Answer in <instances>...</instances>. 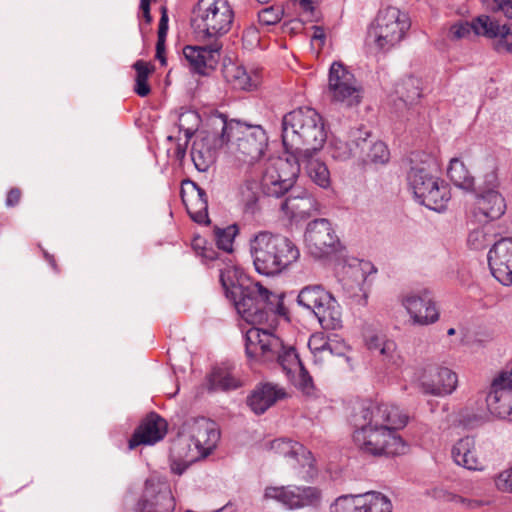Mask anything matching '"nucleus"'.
<instances>
[{
	"label": "nucleus",
	"mask_w": 512,
	"mask_h": 512,
	"mask_svg": "<svg viewBox=\"0 0 512 512\" xmlns=\"http://www.w3.org/2000/svg\"><path fill=\"white\" fill-rule=\"evenodd\" d=\"M354 427L353 440L365 454L395 456L405 453L406 445L396 430L408 422V415L399 407L388 404H361L350 416Z\"/></svg>",
	"instance_id": "nucleus-2"
},
{
	"label": "nucleus",
	"mask_w": 512,
	"mask_h": 512,
	"mask_svg": "<svg viewBox=\"0 0 512 512\" xmlns=\"http://www.w3.org/2000/svg\"><path fill=\"white\" fill-rule=\"evenodd\" d=\"M156 58L160 61L162 66L166 65V58L164 56V53H160V54L156 53Z\"/></svg>",
	"instance_id": "nucleus-63"
},
{
	"label": "nucleus",
	"mask_w": 512,
	"mask_h": 512,
	"mask_svg": "<svg viewBox=\"0 0 512 512\" xmlns=\"http://www.w3.org/2000/svg\"><path fill=\"white\" fill-rule=\"evenodd\" d=\"M367 298H368L367 293H363V295L358 300V304L363 305V306L366 305L367 304Z\"/></svg>",
	"instance_id": "nucleus-62"
},
{
	"label": "nucleus",
	"mask_w": 512,
	"mask_h": 512,
	"mask_svg": "<svg viewBox=\"0 0 512 512\" xmlns=\"http://www.w3.org/2000/svg\"><path fill=\"white\" fill-rule=\"evenodd\" d=\"M396 93L407 105L414 104L421 97L420 80L409 76L396 87Z\"/></svg>",
	"instance_id": "nucleus-39"
},
{
	"label": "nucleus",
	"mask_w": 512,
	"mask_h": 512,
	"mask_svg": "<svg viewBox=\"0 0 512 512\" xmlns=\"http://www.w3.org/2000/svg\"><path fill=\"white\" fill-rule=\"evenodd\" d=\"M223 75L234 89L250 90L257 85L256 81L247 73L246 69L236 63L224 65Z\"/></svg>",
	"instance_id": "nucleus-33"
},
{
	"label": "nucleus",
	"mask_w": 512,
	"mask_h": 512,
	"mask_svg": "<svg viewBox=\"0 0 512 512\" xmlns=\"http://www.w3.org/2000/svg\"><path fill=\"white\" fill-rule=\"evenodd\" d=\"M363 494L341 495L331 504V512H366Z\"/></svg>",
	"instance_id": "nucleus-38"
},
{
	"label": "nucleus",
	"mask_w": 512,
	"mask_h": 512,
	"mask_svg": "<svg viewBox=\"0 0 512 512\" xmlns=\"http://www.w3.org/2000/svg\"><path fill=\"white\" fill-rule=\"evenodd\" d=\"M481 33L494 40V49L499 53H512V22L501 23L495 16L479 19Z\"/></svg>",
	"instance_id": "nucleus-24"
},
{
	"label": "nucleus",
	"mask_w": 512,
	"mask_h": 512,
	"mask_svg": "<svg viewBox=\"0 0 512 512\" xmlns=\"http://www.w3.org/2000/svg\"><path fill=\"white\" fill-rule=\"evenodd\" d=\"M299 306L312 312L325 330L342 327V312L338 301L321 285L302 288L297 296Z\"/></svg>",
	"instance_id": "nucleus-10"
},
{
	"label": "nucleus",
	"mask_w": 512,
	"mask_h": 512,
	"mask_svg": "<svg viewBox=\"0 0 512 512\" xmlns=\"http://www.w3.org/2000/svg\"><path fill=\"white\" fill-rule=\"evenodd\" d=\"M226 273L221 270L220 282L237 312L253 325L266 324L268 328L252 327L245 334V351L248 358L263 363L276 362L287 374L300 368L303 388L312 384V378L302 366L293 348H285L282 340L272 333L277 325V316L287 318L288 310L284 305L283 294H275L259 282L248 285L227 282Z\"/></svg>",
	"instance_id": "nucleus-1"
},
{
	"label": "nucleus",
	"mask_w": 512,
	"mask_h": 512,
	"mask_svg": "<svg viewBox=\"0 0 512 512\" xmlns=\"http://www.w3.org/2000/svg\"><path fill=\"white\" fill-rule=\"evenodd\" d=\"M133 68L136 71L133 90L138 96L146 97L151 92V86L148 79L154 72L155 68L152 64L143 60L136 61L133 64Z\"/></svg>",
	"instance_id": "nucleus-36"
},
{
	"label": "nucleus",
	"mask_w": 512,
	"mask_h": 512,
	"mask_svg": "<svg viewBox=\"0 0 512 512\" xmlns=\"http://www.w3.org/2000/svg\"><path fill=\"white\" fill-rule=\"evenodd\" d=\"M403 305L410 314L414 324L428 325L436 322L439 318V312L427 291L421 295H407L403 299Z\"/></svg>",
	"instance_id": "nucleus-20"
},
{
	"label": "nucleus",
	"mask_w": 512,
	"mask_h": 512,
	"mask_svg": "<svg viewBox=\"0 0 512 512\" xmlns=\"http://www.w3.org/2000/svg\"><path fill=\"white\" fill-rule=\"evenodd\" d=\"M299 4L301 8L306 11L312 13L314 10V6L311 2V0H299Z\"/></svg>",
	"instance_id": "nucleus-58"
},
{
	"label": "nucleus",
	"mask_w": 512,
	"mask_h": 512,
	"mask_svg": "<svg viewBox=\"0 0 512 512\" xmlns=\"http://www.w3.org/2000/svg\"><path fill=\"white\" fill-rule=\"evenodd\" d=\"M168 32V15L165 7H162V14L158 26V38H166Z\"/></svg>",
	"instance_id": "nucleus-51"
},
{
	"label": "nucleus",
	"mask_w": 512,
	"mask_h": 512,
	"mask_svg": "<svg viewBox=\"0 0 512 512\" xmlns=\"http://www.w3.org/2000/svg\"><path fill=\"white\" fill-rule=\"evenodd\" d=\"M456 386L457 375L448 368L437 369L434 379L422 383L424 393L435 396L450 394L456 389Z\"/></svg>",
	"instance_id": "nucleus-32"
},
{
	"label": "nucleus",
	"mask_w": 512,
	"mask_h": 512,
	"mask_svg": "<svg viewBox=\"0 0 512 512\" xmlns=\"http://www.w3.org/2000/svg\"><path fill=\"white\" fill-rule=\"evenodd\" d=\"M309 348L316 355L317 353L328 352L332 354L331 344L319 335H313L309 340Z\"/></svg>",
	"instance_id": "nucleus-49"
},
{
	"label": "nucleus",
	"mask_w": 512,
	"mask_h": 512,
	"mask_svg": "<svg viewBox=\"0 0 512 512\" xmlns=\"http://www.w3.org/2000/svg\"><path fill=\"white\" fill-rule=\"evenodd\" d=\"M313 29H314V32H313L311 40L318 41L319 42L318 46L322 47L324 45L325 39H326L325 31L320 26H314Z\"/></svg>",
	"instance_id": "nucleus-52"
},
{
	"label": "nucleus",
	"mask_w": 512,
	"mask_h": 512,
	"mask_svg": "<svg viewBox=\"0 0 512 512\" xmlns=\"http://www.w3.org/2000/svg\"><path fill=\"white\" fill-rule=\"evenodd\" d=\"M223 44L216 40L204 46L186 45L183 48V58L191 71L200 75H206L208 70L217 66Z\"/></svg>",
	"instance_id": "nucleus-17"
},
{
	"label": "nucleus",
	"mask_w": 512,
	"mask_h": 512,
	"mask_svg": "<svg viewBox=\"0 0 512 512\" xmlns=\"http://www.w3.org/2000/svg\"><path fill=\"white\" fill-rule=\"evenodd\" d=\"M189 425V437L192 439L193 445L206 457L216 447L220 432L214 421L207 418L193 419Z\"/></svg>",
	"instance_id": "nucleus-18"
},
{
	"label": "nucleus",
	"mask_w": 512,
	"mask_h": 512,
	"mask_svg": "<svg viewBox=\"0 0 512 512\" xmlns=\"http://www.w3.org/2000/svg\"><path fill=\"white\" fill-rule=\"evenodd\" d=\"M483 3L488 10L502 12L507 18H512V0H483Z\"/></svg>",
	"instance_id": "nucleus-47"
},
{
	"label": "nucleus",
	"mask_w": 512,
	"mask_h": 512,
	"mask_svg": "<svg viewBox=\"0 0 512 512\" xmlns=\"http://www.w3.org/2000/svg\"><path fill=\"white\" fill-rule=\"evenodd\" d=\"M455 332H456V331H455V329H454V328H450V329L448 330V332H447V333H448V335H450V336H451V335H454V334H455Z\"/></svg>",
	"instance_id": "nucleus-64"
},
{
	"label": "nucleus",
	"mask_w": 512,
	"mask_h": 512,
	"mask_svg": "<svg viewBox=\"0 0 512 512\" xmlns=\"http://www.w3.org/2000/svg\"><path fill=\"white\" fill-rule=\"evenodd\" d=\"M20 191L18 189H11L7 195L6 198V204L7 206H14L16 205L20 200Z\"/></svg>",
	"instance_id": "nucleus-55"
},
{
	"label": "nucleus",
	"mask_w": 512,
	"mask_h": 512,
	"mask_svg": "<svg viewBox=\"0 0 512 512\" xmlns=\"http://www.w3.org/2000/svg\"><path fill=\"white\" fill-rule=\"evenodd\" d=\"M165 40L166 38H158L156 43V52L157 54L164 53L165 50Z\"/></svg>",
	"instance_id": "nucleus-59"
},
{
	"label": "nucleus",
	"mask_w": 512,
	"mask_h": 512,
	"mask_svg": "<svg viewBox=\"0 0 512 512\" xmlns=\"http://www.w3.org/2000/svg\"><path fill=\"white\" fill-rule=\"evenodd\" d=\"M498 490L506 493H512V467L501 472L495 479Z\"/></svg>",
	"instance_id": "nucleus-50"
},
{
	"label": "nucleus",
	"mask_w": 512,
	"mask_h": 512,
	"mask_svg": "<svg viewBox=\"0 0 512 512\" xmlns=\"http://www.w3.org/2000/svg\"><path fill=\"white\" fill-rule=\"evenodd\" d=\"M270 448L275 453L284 457L293 458L297 462H300L299 456L306 458V454L308 456L311 454L309 451H306L302 444L286 439H276L272 441Z\"/></svg>",
	"instance_id": "nucleus-37"
},
{
	"label": "nucleus",
	"mask_w": 512,
	"mask_h": 512,
	"mask_svg": "<svg viewBox=\"0 0 512 512\" xmlns=\"http://www.w3.org/2000/svg\"><path fill=\"white\" fill-rule=\"evenodd\" d=\"M250 254L258 273L276 275L294 263L299 249L287 237L269 231H260L249 240Z\"/></svg>",
	"instance_id": "nucleus-5"
},
{
	"label": "nucleus",
	"mask_w": 512,
	"mask_h": 512,
	"mask_svg": "<svg viewBox=\"0 0 512 512\" xmlns=\"http://www.w3.org/2000/svg\"><path fill=\"white\" fill-rule=\"evenodd\" d=\"M492 275L503 285L512 284V237H500L487 255Z\"/></svg>",
	"instance_id": "nucleus-16"
},
{
	"label": "nucleus",
	"mask_w": 512,
	"mask_h": 512,
	"mask_svg": "<svg viewBox=\"0 0 512 512\" xmlns=\"http://www.w3.org/2000/svg\"><path fill=\"white\" fill-rule=\"evenodd\" d=\"M364 137H366L367 146L363 150V154L360 155L359 160L364 163H375V164H384L389 160V150L386 144L382 141L372 142L370 137V132L363 130Z\"/></svg>",
	"instance_id": "nucleus-34"
},
{
	"label": "nucleus",
	"mask_w": 512,
	"mask_h": 512,
	"mask_svg": "<svg viewBox=\"0 0 512 512\" xmlns=\"http://www.w3.org/2000/svg\"><path fill=\"white\" fill-rule=\"evenodd\" d=\"M486 405L491 414L512 421V369L501 372L492 381Z\"/></svg>",
	"instance_id": "nucleus-14"
},
{
	"label": "nucleus",
	"mask_w": 512,
	"mask_h": 512,
	"mask_svg": "<svg viewBox=\"0 0 512 512\" xmlns=\"http://www.w3.org/2000/svg\"><path fill=\"white\" fill-rule=\"evenodd\" d=\"M315 153L301 154L295 157H270L264 164L263 187L267 196L281 197L295 184L303 166L308 177L319 187L328 188L331 183L327 165Z\"/></svg>",
	"instance_id": "nucleus-3"
},
{
	"label": "nucleus",
	"mask_w": 512,
	"mask_h": 512,
	"mask_svg": "<svg viewBox=\"0 0 512 512\" xmlns=\"http://www.w3.org/2000/svg\"><path fill=\"white\" fill-rule=\"evenodd\" d=\"M204 457L203 452L193 445L189 436L178 437L170 448L171 470L181 475L192 463Z\"/></svg>",
	"instance_id": "nucleus-22"
},
{
	"label": "nucleus",
	"mask_w": 512,
	"mask_h": 512,
	"mask_svg": "<svg viewBox=\"0 0 512 512\" xmlns=\"http://www.w3.org/2000/svg\"><path fill=\"white\" fill-rule=\"evenodd\" d=\"M231 139L235 140L237 158L251 165L261 160L268 146V137L261 126L240 121L224 122L220 142L225 144Z\"/></svg>",
	"instance_id": "nucleus-7"
},
{
	"label": "nucleus",
	"mask_w": 512,
	"mask_h": 512,
	"mask_svg": "<svg viewBox=\"0 0 512 512\" xmlns=\"http://www.w3.org/2000/svg\"><path fill=\"white\" fill-rule=\"evenodd\" d=\"M220 137L206 136L195 140L191 149V159L195 168L206 172L214 164L217 156V147L222 146Z\"/></svg>",
	"instance_id": "nucleus-26"
},
{
	"label": "nucleus",
	"mask_w": 512,
	"mask_h": 512,
	"mask_svg": "<svg viewBox=\"0 0 512 512\" xmlns=\"http://www.w3.org/2000/svg\"><path fill=\"white\" fill-rule=\"evenodd\" d=\"M366 137L362 128H353L349 131L347 139L334 138L330 143V155L333 159L347 161L351 158H360L366 148Z\"/></svg>",
	"instance_id": "nucleus-21"
},
{
	"label": "nucleus",
	"mask_w": 512,
	"mask_h": 512,
	"mask_svg": "<svg viewBox=\"0 0 512 512\" xmlns=\"http://www.w3.org/2000/svg\"><path fill=\"white\" fill-rule=\"evenodd\" d=\"M428 495H430L432 498L438 501L443 502L455 503V501H463L460 495H457L444 487H434L428 492Z\"/></svg>",
	"instance_id": "nucleus-48"
},
{
	"label": "nucleus",
	"mask_w": 512,
	"mask_h": 512,
	"mask_svg": "<svg viewBox=\"0 0 512 512\" xmlns=\"http://www.w3.org/2000/svg\"><path fill=\"white\" fill-rule=\"evenodd\" d=\"M407 181L415 199L420 204L438 212L445 209L450 199L448 187L432 175L428 163L422 161L412 165Z\"/></svg>",
	"instance_id": "nucleus-8"
},
{
	"label": "nucleus",
	"mask_w": 512,
	"mask_h": 512,
	"mask_svg": "<svg viewBox=\"0 0 512 512\" xmlns=\"http://www.w3.org/2000/svg\"><path fill=\"white\" fill-rule=\"evenodd\" d=\"M326 139L323 119L315 109L301 107L283 116L282 142L292 157L318 152Z\"/></svg>",
	"instance_id": "nucleus-4"
},
{
	"label": "nucleus",
	"mask_w": 512,
	"mask_h": 512,
	"mask_svg": "<svg viewBox=\"0 0 512 512\" xmlns=\"http://www.w3.org/2000/svg\"><path fill=\"white\" fill-rule=\"evenodd\" d=\"M234 10L228 0H199L192 9L191 25L205 40H219L234 21Z\"/></svg>",
	"instance_id": "nucleus-6"
},
{
	"label": "nucleus",
	"mask_w": 512,
	"mask_h": 512,
	"mask_svg": "<svg viewBox=\"0 0 512 512\" xmlns=\"http://www.w3.org/2000/svg\"><path fill=\"white\" fill-rule=\"evenodd\" d=\"M175 499L167 481L150 477L145 481L143 493L137 503L139 512H173Z\"/></svg>",
	"instance_id": "nucleus-13"
},
{
	"label": "nucleus",
	"mask_w": 512,
	"mask_h": 512,
	"mask_svg": "<svg viewBox=\"0 0 512 512\" xmlns=\"http://www.w3.org/2000/svg\"><path fill=\"white\" fill-rule=\"evenodd\" d=\"M192 248L205 261H215L219 258L218 252L211 245L208 246L207 240L201 236L193 238Z\"/></svg>",
	"instance_id": "nucleus-45"
},
{
	"label": "nucleus",
	"mask_w": 512,
	"mask_h": 512,
	"mask_svg": "<svg viewBox=\"0 0 512 512\" xmlns=\"http://www.w3.org/2000/svg\"><path fill=\"white\" fill-rule=\"evenodd\" d=\"M209 384L211 390H231L239 386V381L227 370L222 368L214 369L210 378Z\"/></svg>",
	"instance_id": "nucleus-40"
},
{
	"label": "nucleus",
	"mask_w": 512,
	"mask_h": 512,
	"mask_svg": "<svg viewBox=\"0 0 512 512\" xmlns=\"http://www.w3.org/2000/svg\"><path fill=\"white\" fill-rule=\"evenodd\" d=\"M447 175L453 184L464 190H472L474 187V178L470 175L464 163L458 158L450 161Z\"/></svg>",
	"instance_id": "nucleus-35"
},
{
	"label": "nucleus",
	"mask_w": 512,
	"mask_h": 512,
	"mask_svg": "<svg viewBox=\"0 0 512 512\" xmlns=\"http://www.w3.org/2000/svg\"><path fill=\"white\" fill-rule=\"evenodd\" d=\"M281 210L292 218L305 219L312 216L318 210L316 199L307 191L294 190L281 202Z\"/></svg>",
	"instance_id": "nucleus-25"
},
{
	"label": "nucleus",
	"mask_w": 512,
	"mask_h": 512,
	"mask_svg": "<svg viewBox=\"0 0 512 512\" xmlns=\"http://www.w3.org/2000/svg\"><path fill=\"white\" fill-rule=\"evenodd\" d=\"M188 143L184 142L183 144L178 143L175 149V157L177 160L182 161L186 155Z\"/></svg>",
	"instance_id": "nucleus-56"
},
{
	"label": "nucleus",
	"mask_w": 512,
	"mask_h": 512,
	"mask_svg": "<svg viewBox=\"0 0 512 512\" xmlns=\"http://www.w3.org/2000/svg\"><path fill=\"white\" fill-rule=\"evenodd\" d=\"M183 131L185 135V142L188 143L190 138L193 136L195 130L193 128H185L183 129Z\"/></svg>",
	"instance_id": "nucleus-60"
},
{
	"label": "nucleus",
	"mask_w": 512,
	"mask_h": 512,
	"mask_svg": "<svg viewBox=\"0 0 512 512\" xmlns=\"http://www.w3.org/2000/svg\"><path fill=\"white\" fill-rule=\"evenodd\" d=\"M485 185L486 186L483 187V189L493 188L496 190V187L498 186V181L497 175L494 171H491L485 175ZM479 190H482V188H480Z\"/></svg>",
	"instance_id": "nucleus-54"
},
{
	"label": "nucleus",
	"mask_w": 512,
	"mask_h": 512,
	"mask_svg": "<svg viewBox=\"0 0 512 512\" xmlns=\"http://www.w3.org/2000/svg\"><path fill=\"white\" fill-rule=\"evenodd\" d=\"M284 10L281 6H270L258 12V19L261 24L275 25L283 16Z\"/></svg>",
	"instance_id": "nucleus-46"
},
{
	"label": "nucleus",
	"mask_w": 512,
	"mask_h": 512,
	"mask_svg": "<svg viewBox=\"0 0 512 512\" xmlns=\"http://www.w3.org/2000/svg\"><path fill=\"white\" fill-rule=\"evenodd\" d=\"M284 396V390L277 385L259 384L247 397V404L255 414H263Z\"/></svg>",
	"instance_id": "nucleus-27"
},
{
	"label": "nucleus",
	"mask_w": 512,
	"mask_h": 512,
	"mask_svg": "<svg viewBox=\"0 0 512 512\" xmlns=\"http://www.w3.org/2000/svg\"><path fill=\"white\" fill-rule=\"evenodd\" d=\"M185 183L190 184L196 193L195 197L189 200H186L182 194L188 214L195 222L208 224L210 221L208 218V199L205 190L193 181L187 180Z\"/></svg>",
	"instance_id": "nucleus-31"
},
{
	"label": "nucleus",
	"mask_w": 512,
	"mask_h": 512,
	"mask_svg": "<svg viewBox=\"0 0 512 512\" xmlns=\"http://www.w3.org/2000/svg\"><path fill=\"white\" fill-rule=\"evenodd\" d=\"M461 499L463 501H455V503H460V504L464 505L465 507H467L468 509H476L485 504V502L482 500L469 499V498H465L463 496H461Z\"/></svg>",
	"instance_id": "nucleus-53"
},
{
	"label": "nucleus",
	"mask_w": 512,
	"mask_h": 512,
	"mask_svg": "<svg viewBox=\"0 0 512 512\" xmlns=\"http://www.w3.org/2000/svg\"><path fill=\"white\" fill-rule=\"evenodd\" d=\"M305 243L309 253L314 258L321 259L336 252L340 240L330 221L319 218L308 223L305 232Z\"/></svg>",
	"instance_id": "nucleus-12"
},
{
	"label": "nucleus",
	"mask_w": 512,
	"mask_h": 512,
	"mask_svg": "<svg viewBox=\"0 0 512 512\" xmlns=\"http://www.w3.org/2000/svg\"><path fill=\"white\" fill-rule=\"evenodd\" d=\"M497 241L496 235L485 228H479L471 231L468 235L467 243L473 250H482L493 245Z\"/></svg>",
	"instance_id": "nucleus-43"
},
{
	"label": "nucleus",
	"mask_w": 512,
	"mask_h": 512,
	"mask_svg": "<svg viewBox=\"0 0 512 512\" xmlns=\"http://www.w3.org/2000/svg\"><path fill=\"white\" fill-rule=\"evenodd\" d=\"M237 233L238 228L236 225H230L224 229L216 228L214 231V237L218 249H221L224 252H231L234 237Z\"/></svg>",
	"instance_id": "nucleus-44"
},
{
	"label": "nucleus",
	"mask_w": 512,
	"mask_h": 512,
	"mask_svg": "<svg viewBox=\"0 0 512 512\" xmlns=\"http://www.w3.org/2000/svg\"><path fill=\"white\" fill-rule=\"evenodd\" d=\"M327 95L331 102L341 107L360 104L362 90L354 75L340 62H334L329 70Z\"/></svg>",
	"instance_id": "nucleus-11"
},
{
	"label": "nucleus",
	"mask_w": 512,
	"mask_h": 512,
	"mask_svg": "<svg viewBox=\"0 0 512 512\" xmlns=\"http://www.w3.org/2000/svg\"><path fill=\"white\" fill-rule=\"evenodd\" d=\"M261 189L264 194L263 180L261 184L254 179H246L238 188V201L245 214L255 215L261 209Z\"/></svg>",
	"instance_id": "nucleus-30"
},
{
	"label": "nucleus",
	"mask_w": 512,
	"mask_h": 512,
	"mask_svg": "<svg viewBox=\"0 0 512 512\" xmlns=\"http://www.w3.org/2000/svg\"><path fill=\"white\" fill-rule=\"evenodd\" d=\"M264 497L274 499L288 509H298L316 505L321 498V492L316 487H267Z\"/></svg>",
	"instance_id": "nucleus-15"
},
{
	"label": "nucleus",
	"mask_w": 512,
	"mask_h": 512,
	"mask_svg": "<svg viewBox=\"0 0 512 512\" xmlns=\"http://www.w3.org/2000/svg\"><path fill=\"white\" fill-rule=\"evenodd\" d=\"M365 343L372 353L381 356L382 361L396 366L401 365L402 359L393 340L387 339L384 335L371 333L365 335Z\"/></svg>",
	"instance_id": "nucleus-29"
},
{
	"label": "nucleus",
	"mask_w": 512,
	"mask_h": 512,
	"mask_svg": "<svg viewBox=\"0 0 512 512\" xmlns=\"http://www.w3.org/2000/svg\"><path fill=\"white\" fill-rule=\"evenodd\" d=\"M410 27L409 17L396 7L381 9L367 32V41L381 51H389Z\"/></svg>",
	"instance_id": "nucleus-9"
},
{
	"label": "nucleus",
	"mask_w": 512,
	"mask_h": 512,
	"mask_svg": "<svg viewBox=\"0 0 512 512\" xmlns=\"http://www.w3.org/2000/svg\"><path fill=\"white\" fill-rule=\"evenodd\" d=\"M453 461L468 470H482L483 463L476 454L475 439L470 436L459 439L451 449Z\"/></svg>",
	"instance_id": "nucleus-28"
},
{
	"label": "nucleus",
	"mask_w": 512,
	"mask_h": 512,
	"mask_svg": "<svg viewBox=\"0 0 512 512\" xmlns=\"http://www.w3.org/2000/svg\"><path fill=\"white\" fill-rule=\"evenodd\" d=\"M167 433V422L156 413H150L130 437V450L138 445H153Z\"/></svg>",
	"instance_id": "nucleus-19"
},
{
	"label": "nucleus",
	"mask_w": 512,
	"mask_h": 512,
	"mask_svg": "<svg viewBox=\"0 0 512 512\" xmlns=\"http://www.w3.org/2000/svg\"><path fill=\"white\" fill-rule=\"evenodd\" d=\"M139 10H140V17L144 19L146 25H149L152 22L150 8L139 9Z\"/></svg>",
	"instance_id": "nucleus-57"
},
{
	"label": "nucleus",
	"mask_w": 512,
	"mask_h": 512,
	"mask_svg": "<svg viewBox=\"0 0 512 512\" xmlns=\"http://www.w3.org/2000/svg\"><path fill=\"white\" fill-rule=\"evenodd\" d=\"M150 3H151V0H141L139 9L150 8Z\"/></svg>",
	"instance_id": "nucleus-61"
},
{
	"label": "nucleus",
	"mask_w": 512,
	"mask_h": 512,
	"mask_svg": "<svg viewBox=\"0 0 512 512\" xmlns=\"http://www.w3.org/2000/svg\"><path fill=\"white\" fill-rule=\"evenodd\" d=\"M506 211L504 197L495 189H482L477 192L475 216L483 221L499 219Z\"/></svg>",
	"instance_id": "nucleus-23"
},
{
	"label": "nucleus",
	"mask_w": 512,
	"mask_h": 512,
	"mask_svg": "<svg viewBox=\"0 0 512 512\" xmlns=\"http://www.w3.org/2000/svg\"><path fill=\"white\" fill-rule=\"evenodd\" d=\"M482 17H490V16L489 15H480L476 19H474L471 23L459 21V22L453 24L449 29L448 37L451 40H460V39L468 37L472 31L476 35L486 37L485 34L481 33L480 28L478 27L479 19ZM481 30H483V29L481 28Z\"/></svg>",
	"instance_id": "nucleus-41"
},
{
	"label": "nucleus",
	"mask_w": 512,
	"mask_h": 512,
	"mask_svg": "<svg viewBox=\"0 0 512 512\" xmlns=\"http://www.w3.org/2000/svg\"><path fill=\"white\" fill-rule=\"evenodd\" d=\"M366 512H392V503L384 494L370 491L363 494Z\"/></svg>",
	"instance_id": "nucleus-42"
}]
</instances>
